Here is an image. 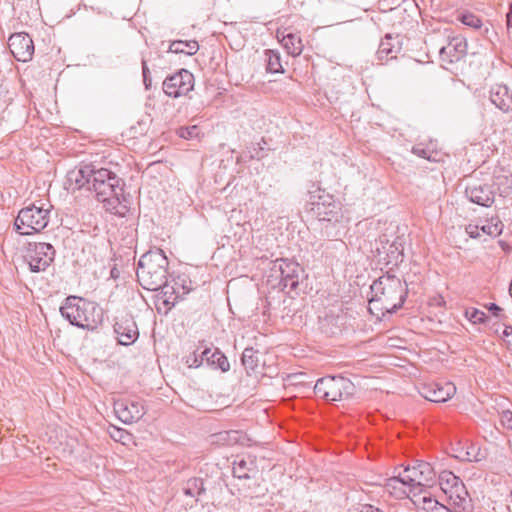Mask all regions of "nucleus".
Returning a JSON list of instances; mask_svg holds the SVG:
<instances>
[{
	"instance_id": "nucleus-1",
	"label": "nucleus",
	"mask_w": 512,
	"mask_h": 512,
	"mask_svg": "<svg viewBox=\"0 0 512 512\" xmlns=\"http://www.w3.org/2000/svg\"><path fill=\"white\" fill-rule=\"evenodd\" d=\"M439 485L445 495L443 502L425 494L417 497L414 505L423 512H468L470 507L468 492L456 475L450 471L441 472Z\"/></svg>"
},
{
	"instance_id": "nucleus-2",
	"label": "nucleus",
	"mask_w": 512,
	"mask_h": 512,
	"mask_svg": "<svg viewBox=\"0 0 512 512\" xmlns=\"http://www.w3.org/2000/svg\"><path fill=\"white\" fill-rule=\"evenodd\" d=\"M406 293V285L400 278L390 274L383 275L371 285L372 296L368 309L371 314L380 318L400 308Z\"/></svg>"
},
{
	"instance_id": "nucleus-3",
	"label": "nucleus",
	"mask_w": 512,
	"mask_h": 512,
	"mask_svg": "<svg viewBox=\"0 0 512 512\" xmlns=\"http://www.w3.org/2000/svg\"><path fill=\"white\" fill-rule=\"evenodd\" d=\"M89 191L94 192L98 200L105 202L113 214L124 217L128 213L125 185H120L119 178L110 170L93 167Z\"/></svg>"
},
{
	"instance_id": "nucleus-4",
	"label": "nucleus",
	"mask_w": 512,
	"mask_h": 512,
	"mask_svg": "<svg viewBox=\"0 0 512 512\" xmlns=\"http://www.w3.org/2000/svg\"><path fill=\"white\" fill-rule=\"evenodd\" d=\"M169 261L160 249L142 255L136 271L139 284L146 290H158L167 280Z\"/></svg>"
},
{
	"instance_id": "nucleus-5",
	"label": "nucleus",
	"mask_w": 512,
	"mask_h": 512,
	"mask_svg": "<svg viewBox=\"0 0 512 512\" xmlns=\"http://www.w3.org/2000/svg\"><path fill=\"white\" fill-rule=\"evenodd\" d=\"M60 312L71 324L88 329L96 328L102 317L93 302L76 296L68 297L61 306Z\"/></svg>"
},
{
	"instance_id": "nucleus-6",
	"label": "nucleus",
	"mask_w": 512,
	"mask_h": 512,
	"mask_svg": "<svg viewBox=\"0 0 512 512\" xmlns=\"http://www.w3.org/2000/svg\"><path fill=\"white\" fill-rule=\"evenodd\" d=\"M51 205L48 202L33 203L21 209L14 226L20 235H31L42 231L49 223Z\"/></svg>"
},
{
	"instance_id": "nucleus-7",
	"label": "nucleus",
	"mask_w": 512,
	"mask_h": 512,
	"mask_svg": "<svg viewBox=\"0 0 512 512\" xmlns=\"http://www.w3.org/2000/svg\"><path fill=\"white\" fill-rule=\"evenodd\" d=\"M155 296V306L158 312L167 314L179 301L189 294L193 287L192 281L186 275H178L159 288Z\"/></svg>"
},
{
	"instance_id": "nucleus-8",
	"label": "nucleus",
	"mask_w": 512,
	"mask_h": 512,
	"mask_svg": "<svg viewBox=\"0 0 512 512\" xmlns=\"http://www.w3.org/2000/svg\"><path fill=\"white\" fill-rule=\"evenodd\" d=\"M404 479L411 484L414 492L418 495H430L423 488H430L436 482V473L433 467L427 462H418L416 465L406 467L402 470Z\"/></svg>"
},
{
	"instance_id": "nucleus-9",
	"label": "nucleus",
	"mask_w": 512,
	"mask_h": 512,
	"mask_svg": "<svg viewBox=\"0 0 512 512\" xmlns=\"http://www.w3.org/2000/svg\"><path fill=\"white\" fill-rule=\"evenodd\" d=\"M353 385L345 377H324L319 379L314 387L315 394L327 401L341 400L345 395L350 394Z\"/></svg>"
},
{
	"instance_id": "nucleus-10",
	"label": "nucleus",
	"mask_w": 512,
	"mask_h": 512,
	"mask_svg": "<svg viewBox=\"0 0 512 512\" xmlns=\"http://www.w3.org/2000/svg\"><path fill=\"white\" fill-rule=\"evenodd\" d=\"M55 250L49 243L30 242L28 243L24 259L32 272L45 271L53 262Z\"/></svg>"
},
{
	"instance_id": "nucleus-11",
	"label": "nucleus",
	"mask_w": 512,
	"mask_h": 512,
	"mask_svg": "<svg viewBox=\"0 0 512 512\" xmlns=\"http://www.w3.org/2000/svg\"><path fill=\"white\" fill-rule=\"evenodd\" d=\"M194 87V76L186 69L167 77L163 82V90L166 95L178 98L186 96Z\"/></svg>"
},
{
	"instance_id": "nucleus-12",
	"label": "nucleus",
	"mask_w": 512,
	"mask_h": 512,
	"mask_svg": "<svg viewBox=\"0 0 512 512\" xmlns=\"http://www.w3.org/2000/svg\"><path fill=\"white\" fill-rule=\"evenodd\" d=\"M503 223L498 217H491L484 222H470L465 226V232L474 239L486 240L487 237L495 238L502 233Z\"/></svg>"
},
{
	"instance_id": "nucleus-13",
	"label": "nucleus",
	"mask_w": 512,
	"mask_h": 512,
	"mask_svg": "<svg viewBox=\"0 0 512 512\" xmlns=\"http://www.w3.org/2000/svg\"><path fill=\"white\" fill-rule=\"evenodd\" d=\"M10 52L17 61H30L34 54L32 38L24 32L12 34L8 40Z\"/></svg>"
},
{
	"instance_id": "nucleus-14",
	"label": "nucleus",
	"mask_w": 512,
	"mask_h": 512,
	"mask_svg": "<svg viewBox=\"0 0 512 512\" xmlns=\"http://www.w3.org/2000/svg\"><path fill=\"white\" fill-rule=\"evenodd\" d=\"M386 491L397 499L410 498L414 503L417 497H422L414 492L412 486L404 479V472L401 470L396 476L386 480L384 485Z\"/></svg>"
},
{
	"instance_id": "nucleus-15",
	"label": "nucleus",
	"mask_w": 512,
	"mask_h": 512,
	"mask_svg": "<svg viewBox=\"0 0 512 512\" xmlns=\"http://www.w3.org/2000/svg\"><path fill=\"white\" fill-rule=\"evenodd\" d=\"M379 263L386 266H397L403 261L404 247L399 241L382 242L381 247L377 248Z\"/></svg>"
},
{
	"instance_id": "nucleus-16",
	"label": "nucleus",
	"mask_w": 512,
	"mask_h": 512,
	"mask_svg": "<svg viewBox=\"0 0 512 512\" xmlns=\"http://www.w3.org/2000/svg\"><path fill=\"white\" fill-rule=\"evenodd\" d=\"M402 50V41L399 35L387 34L380 42L377 50V59L381 64L397 58Z\"/></svg>"
},
{
	"instance_id": "nucleus-17",
	"label": "nucleus",
	"mask_w": 512,
	"mask_h": 512,
	"mask_svg": "<svg viewBox=\"0 0 512 512\" xmlns=\"http://www.w3.org/2000/svg\"><path fill=\"white\" fill-rule=\"evenodd\" d=\"M466 195L475 204L489 207L494 202V192L491 187L480 181L469 184L466 188Z\"/></svg>"
},
{
	"instance_id": "nucleus-18",
	"label": "nucleus",
	"mask_w": 512,
	"mask_h": 512,
	"mask_svg": "<svg viewBox=\"0 0 512 512\" xmlns=\"http://www.w3.org/2000/svg\"><path fill=\"white\" fill-rule=\"evenodd\" d=\"M93 167L85 165L83 167L72 169L67 174L68 188L75 191L86 189L90 190L91 178L93 176Z\"/></svg>"
},
{
	"instance_id": "nucleus-19",
	"label": "nucleus",
	"mask_w": 512,
	"mask_h": 512,
	"mask_svg": "<svg viewBox=\"0 0 512 512\" xmlns=\"http://www.w3.org/2000/svg\"><path fill=\"white\" fill-rule=\"evenodd\" d=\"M467 51V42L462 37L452 38L448 44L441 48L440 58L447 63H455L461 60Z\"/></svg>"
},
{
	"instance_id": "nucleus-20",
	"label": "nucleus",
	"mask_w": 512,
	"mask_h": 512,
	"mask_svg": "<svg viewBox=\"0 0 512 512\" xmlns=\"http://www.w3.org/2000/svg\"><path fill=\"white\" fill-rule=\"evenodd\" d=\"M456 392V387L451 382L432 383L424 388V397L431 402H445Z\"/></svg>"
},
{
	"instance_id": "nucleus-21",
	"label": "nucleus",
	"mask_w": 512,
	"mask_h": 512,
	"mask_svg": "<svg viewBox=\"0 0 512 512\" xmlns=\"http://www.w3.org/2000/svg\"><path fill=\"white\" fill-rule=\"evenodd\" d=\"M277 267L283 286L290 287L291 289L296 288L302 271L300 265L295 261L282 259L278 261Z\"/></svg>"
},
{
	"instance_id": "nucleus-22",
	"label": "nucleus",
	"mask_w": 512,
	"mask_h": 512,
	"mask_svg": "<svg viewBox=\"0 0 512 512\" xmlns=\"http://www.w3.org/2000/svg\"><path fill=\"white\" fill-rule=\"evenodd\" d=\"M276 36L289 55L296 57L302 53L304 45L298 34L291 32L288 28H279Z\"/></svg>"
},
{
	"instance_id": "nucleus-23",
	"label": "nucleus",
	"mask_w": 512,
	"mask_h": 512,
	"mask_svg": "<svg viewBox=\"0 0 512 512\" xmlns=\"http://www.w3.org/2000/svg\"><path fill=\"white\" fill-rule=\"evenodd\" d=\"M491 102L501 111H512V93L503 84H496L490 91Z\"/></svg>"
},
{
	"instance_id": "nucleus-24",
	"label": "nucleus",
	"mask_w": 512,
	"mask_h": 512,
	"mask_svg": "<svg viewBox=\"0 0 512 512\" xmlns=\"http://www.w3.org/2000/svg\"><path fill=\"white\" fill-rule=\"evenodd\" d=\"M204 361L209 365L221 369L223 372L227 371L230 367L227 358L218 349L212 350L210 348H206L201 354L200 363Z\"/></svg>"
},
{
	"instance_id": "nucleus-25",
	"label": "nucleus",
	"mask_w": 512,
	"mask_h": 512,
	"mask_svg": "<svg viewBox=\"0 0 512 512\" xmlns=\"http://www.w3.org/2000/svg\"><path fill=\"white\" fill-rule=\"evenodd\" d=\"M199 50L196 40H175L169 45V51L175 54L194 55Z\"/></svg>"
},
{
	"instance_id": "nucleus-26",
	"label": "nucleus",
	"mask_w": 512,
	"mask_h": 512,
	"mask_svg": "<svg viewBox=\"0 0 512 512\" xmlns=\"http://www.w3.org/2000/svg\"><path fill=\"white\" fill-rule=\"evenodd\" d=\"M267 70L272 73H283V67L281 64V57L277 51L267 50L265 52Z\"/></svg>"
},
{
	"instance_id": "nucleus-27",
	"label": "nucleus",
	"mask_w": 512,
	"mask_h": 512,
	"mask_svg": "<svg viewBox=\"0 0 512 512\" xmlns=\"http://www.w3.org/2000/svg\"><path fill=\"white\" fill-rule=\"evenodd\" d=\"M460 457L467 461L478 462L485 458V451H483L479 445L471 443L467 446L465 454Z\"/></svg>"
},
{
	"instance_id": "nucleus-28",
	"label": "nucleus",
	"mask_w": 512,
	"mask_h": 512,
	"mask_svg": "<svg viewBox=\"0 0 512 512\" xmlns=\"http://www.w3.org/2000/svg\"><path fill=\"white\" fill-rule=\"evenodd\" d=\"M457 19L464 25L474 29H479L482 26L481 19L472 12H461Z\"/></svg>"
},
{
	"instance_id": "nucleus-29",
	"label": "nucleus",
	"mask_w": 512,
	"mask_h": 512,
	"mask_svg": "<svg viewBox=\"0 0 512 512\" xmlns=\"http://www.w3.org/2000/svg\"><path fill=\"white\" fill-rule=\"evenodd\" d=\"M108 433L114 441L120 442L123 445L126 444V440L128 439V432L125 429H122L115 424H111L108 429Z\"/></svg>"
},
{
	"instance_id": "nucleus-30",
	"label": "nucleus",
	"mask_w": 512,
	"mask_h": 512,
	"mask_svg": "<svg viewBox=\"0 0 512 512\" xmlns=\"http://www.w3.org/2000/svg\"><path fill=\"white\" fill-rule=\"evenodd\" d=\"M465 317L472 323L478 324L484 322L486 315L483 311L471 307L465 310Z\"/></svg>"
},
{
	"instance_id": "nucleus-31",
	"label": "nucleus",
	"mask_w": 512,
	"mask_h": 512,
	"mask_svg": "<svg viewBox=\"0 0 512 512\" xmlns=\"http://www.w3.org/2000/svg\"><path fill=\"white\" fill-rule=\"evenodd\" d=\"M114 412L122 423L128 422V412L124 401L118 399L114 402Z\"/></svg>"
},
{
	"instance_id": "nucleus-32",
	"label": "nucleus",
	"mask_w": 512,
	"mask_h": 512,
	"mask_svg": "<svg viewBox=\"0 0 512 512\" xmlns=\"http://www.w3.org/2000/svg\"><path fill=\"white\" fill-rule=\"evenodd\" d=\"M177 134L179 137L189 140L199 137L200 129L196 125L190 127H181L178 129Z\"/></svg>"
},
{
	"instance_id": "nucleus-33",
	"label": "nucleus",
	"mask_w": 512,
	"mask_h": 512,
	"mask_svg": "<svg viewBox=\"0 0 512 512\" xmlns=\"http://www.w3.org/2000/svg\"><path fill=\"white\" fill-rule=\"evenodd\" d=\"M114 332L117 335L116 338L119 344L124 346L128 345V332L126 326L120 323H115Z\"/></svg>"
},
{
	"instance_id": "nucleus-34",
	"label": "nucleus",
	"mask_w": 512,
	"mask_h": 512,
	"mask_svg": "<svg viewBox=\"0 0 512 512\" xmlns=\"http://www.w3.org/2000/svg\"><path fill=\"white\" fill-rule=\"evenodd\" d=\"M219 441L227 445H237V437H239V431L232 430L226 431L219 434Z\"/></svg>"
},
{
	"instance_id": "nucleus-35",
	"label": "nucleus",
	"mask_w": 512,
	"mask_h": 512,
	"mask_svg": "<svg viewBox=\"0 0 512 512\" xmlns=\"http://www.w3.org/2000/svg\"><path fill=\"white\" fill-rule=\"evenodd\" d=\"M242 364L247 368H253L256 364L255 351L253 348H246L242 354Z\"/></svg>"
},
{
	"instance_id": "nucleus-36",
	"label": "nucleus",
	"mask_w": 512,
	"mask_h": 512,
	"mask_svg": "<svg viewBox=\"0 0 512 512\" xmlns=\"http://www.w3.org/2000/svg\"><path fill=\"white\" fill-rule=\"evenodd\" d=\"M246 462L244 460H240L236 462L233 468L234 474L239 478H248L249 469L246 468Z\"/></svg>"
},
{
	"instance_id": "nucleus-37",
	"label": "nucleus",
	"mask_w": 512,
	"mask_h": 512,
	"mask_svg": "<svg viewBox=\"0 0 512 512\" xmlns=\"http://www.w3.org/2000/svg\"><path fill=\"white\" fill-rule=\"evenodd\" d=\"M502 340L509 350H512V327L506 326L502 332Z\"/></svg>"
},
{
	"instance_id": "nucleus-38",
	"label": "nucleus",
	"mask_w": 512,
	"mask_h": 512,
	"mask_svg": "<svg viewBox=\"0 0 512 512\" xmlns=\"http://www.w3.org/2000/svg\"><path fill=\"white\" fill-rule=\"evenodd\" d=\"M428 303L432 307L444 308L445 304H446V301H445V299H444V297L442 295L436 294V295L430 297Z\"/></svg>"
},
{
	"instance_id": "nucleus-39",
	"label": "nucleus",
	"mask_w": 512,
	"mask_h": 512,
	"mask_svg": "<svg viewBox=\"0 0 512 512\" xmlns=\"http://www.w3.org/2000/svg\"><path fill=\"white\" fill-rule=\"evenodd\" d=\"M131 406L135 409L134 412L130 409V422L132 420H138L140 419L144 414V408L143 406L139 404L132 403Z\"/></svg>"
},
{
	"instance_id": "nucleus-40",
	"label": "nucleus",
	"mask_w": 512,
	"mask_h": 512,
	"mask_svg": "<svg viewBox=\"0 0 512 512\" xmlns=\"http://www.w3.org/2000/svg\"><path fill=\"white\" fill-rule=\"evenodd\" d=\"M251 442H252V440L250 439V437L246 433H244L242 431H239V437H237V444L238 445L250 446Z\"/></svg>"
},
{
	"instance_id": "nucleus-41",
	"label": "nucleus",
	"mask_w": 512,
	"mask_h": 512,
	"mask_svg": "<svg viewBox=\"0 0 512 512\" xmlns=\"http://www.w3.org/2000/svg\"><path fill=\"white\" fill-rule=\"evenodd\" d=\"M502 424L507 428L512 430V413L511 412H503L501 416Z\"/></svg>"
},
{
	"instance_id": "nucleus-42",
	"label": "nucleus",
	"mask_w": 512,
	"mask_h": 512,
	"mask_svg": "<svg viewBox=\"0 0 512 512\" xmlns=\"http://www.w3.org/2000/svg\"><path fill=\"white\" fill-rule=\"evenodd\" d=\"M142 69H143V78H144V83H145V86L148 88L149 85H150V80H148V68L146 66V62L143 61L142 63Z\"/></svg>"
},
{
	"instance_id": "nucleus-43",
	"label": "nucleus",
	"mask_w": 512,
	"mask_h": 512,
	"mask_svg": "<svg viewBox=\"0 0 512 512\" xmlns=\"http://www.w3.org/2000/svg\"><path fill=\"white\" fill-rule=\"evenodd\" d=\"M506 25H507V29H511L512 28V13H507L506 15Z\"/></svg>"
},
{
	"instance_id": "nucleus-44",
	"label": "nucleus",
	"mask_w": 512,
	"mask_h": 512,
	"mask_svg": "<svg viewBox=\"0 0 512 512\" xmlns=\"http://www.w3.org/2000/svg\"><path fill=\"white\" fill-rule=\"evenodd\" d=\"M489 310L493 312L494 315H498V312L501 311V308L496 304H491Z\"/></svg>"
},
{
	"instance_id": "nucleus-45",
	"label": "nucleus",
	"mask_w": 512,
	"mask_h": 512,
	"mask_svg": "<svg viewBox=\"0 0 512 512\" xmlns=\"http://www.w3.org/2000/svg\"><path fill=\"white\" fill-rule=\"evenodd\" d=\"M414 152H415V153H417L418 155H421V156L426 157V156H425V150H421V151H420V150H418V149H415V150H414Z\"/></svg>"
},
{
	"instance_id": "nucleus-46",
	"label": "nucleus",
	"mask_w": 512,
	"mask_h": 512,
	"mask_svg": "<svg viewBox=\"0 0 512 512\" xmlns=\"http://www.w3.org/2000/svg\"><path fill=\"white\" fill-rule=\"evenodd\" d=\"M385 5H386V6H388V7H390V9H389V10H392L394 7H396L395 5H392V4H391V1H387V2L385 3Z\"/></svg>"
},
{
	"instance_id": "nucleus-47",
	"label": "nucleus",
	"mask_w": 512,
	"mask_h": 512,
	"mask_svg": "<svg viewBox=\"0 0 512 512\" xmlns=\"http://www.w3.org/2000/svg\"><path fill=\"white\" fill-rule=\"evenodd\" d=\"M111 276H112V277H114V278H116V277H117V272H116V269H115V268H113V269L111 270Z\"/></svg>"
},
{
	"instance_id": "nucleus-48",
	"label": "nucleus",
	"mask_w": 512,
	"mask_h": 512,
	"mask_svg": "<svg viewBox=\"0 0 512 512\" xmlns=\"http://www.w3.org/2000/svg\"><path fill=\"white\" fill-rule=\"evenodd\" d=\"M509 13H512V3L510 4V7H509Z\"/></svg>"
},
{
	"instance_id": "nucleus-49",
	"label": "nucleus",
	"mask_w": 512,
	"mask_h": 512,
	"mask_svg": "<svg viewBox=\"0 0 512 512\" xmlns=\"http://www.w3.org/2000/svg\"><path fill=\"white\" fill-rule=\"evenodd\" d=\"M509 496H510V499H511V502H512V492L510 493V495H509Z\"/></svg>"
}]
</instances>
